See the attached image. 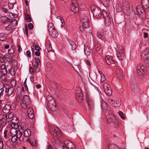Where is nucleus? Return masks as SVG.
Returning a JSON list of instances; mask_svg holds the SVG:
<instances>
[{"label":"nucleus","mask_w":149,"mask_h":149,"mask_svg":"<svg viewBox=\"0 0 149 149\" xmlns=\"http://www.w3.org/2000/svg\"><path fill=\"white\" fill-rule=\"evenodd\" d=\"M102 13L105 25L107 26H109L111 23V20L109 15L110 13H108L106 11H104Z\"/></svg>","instance_id":"20e7f679"},{"label":"nucleus","mask_w":149,"mask_h":149,"mask_svg":"<svg viewBox=\"0 0 149 149\" xmlns=\"http://www.w3.org/2000/svg\"><path fill=\"white\" fill-rule=\"evenodd\" d=\"M51 132L52 136L56 138H59L62 135L60 129L58 127L52 128L51 130Z\"/></svg>","instance_id":"6e6552de"},{"label":"nucleus","mask_w":149,"mask_h":149,"mask_svg":"<svg viewBox=\"0 0 149 149\" xmlns=\"http://www.w3.org/2000/svg\"><path fill=\"white\" fill-rule=\"evenodd\" d=\"M13 27L11 24H9L7 26L5 27L6 29L7 30H10Z\"/></svg>","instance_id":"3c124183"},{"label":"nucleus","mask_w":149,"mask_h":149,"mask_svg":"<svg viewBox=\"0 0 149 149\" xmlns=\"http://www.w3.org/2000/svg\"><path fill=\"white\" fill-rule=\"evenodd\" d=\"M47 149H53L52 146L49 144L47 147Z\"/></svg>","instance_id":"774afa93"},{"label":"nucleus","mask_w":149,"mask_h":149,"mask_svg":"<svg viewBox=\"0 0 149 149\" xmlns=\"http://www.w3.org/2000/svg\"><path fill=\"white\" fill-rule=\"evenodd\" d=\"M69 43V44L71 47V49L72 50H75L76 48V45L75 43L71 40H68Z\"/></svg>","instance_id":"393cba45"},{"label":"nucleus","mask_w":149,"mask_h":149,"mask_svg":"<svg viewBox=\"0 0 149 149\" xmlns=\"http://www.w3.org/2000/svg\"><path fill=\"white\" fill-rule=\"evenodd\" d=\"M4 146L3 142L1 140H0V149L3 148Z\"/></svg>","instance_id":"bf43d9fd"},{"label":"nucleus","mask_w":149,"mask_h":149,"mask_svg":"<svg viewBox=\"0 0 149 149\" xmlns=\"http://www.w3.org/2000/svg\"><path fill=\"white\" fill-rule=\"evenodd\" d=\"M31 101L29 96L27 95H24L21 101L22 107L25 109L27 108L28 105L30 103Z\"/></svg>","instance_id":"7ed1b4c3"},{"label":"nucleus","mask_w":149,"mask_h":149,"mask_svg":"<svg viewBox=\"0 0 149 149\" xmlns=\"http://www.w3.org/2000/svg\"><path fill=\"white\" fill-rule=\"evenodd\" d=\"M22 95L20 92H18L17 93L16 97V101L17 102H19L20 99L22 97Z\"/></svg>","instance_id":"473e14b6"},{"label":"nucleus","mask_w":149,"mask_h":149,"mask_svg":"<svg viewBox=\"0 0 149 149\" xmlns=\"http://www.w3.org/2000/svg\"><path fill=\"white\" fill-rule=\"evenodd\" d=\"M101 107L102 109H103L104 110H107L108 111H109L110 110L108 105L105 102H104L102 103Z\"/></svg>","instance_id":"bb28decb"},{"label":"nucleus","mask_w":149,"mask_h":149,"mask_svg":"<svg viewBox=\"0 0 149 149\" xmlns=\"http://www.w3.org/2000/svg\"><path fill=\"white\" fill-rule=\"evenodd\" d=\"M95 49L96 51H99L101 49V47L97 45V46H95Z\"/></svg>","instance_id":"e2e57ef3"},{"label":"nucleus","mask_w":149,"mask_h":149,"mask_svg":"<svg viewBox=\"0 0 149 149\" xmlns=\"http://www.w3.org/2000/svg\"><path fill=\"white\" fill-rule=\"evenodd\" d=\"M49 34L53 37L56 38L58 35V33L55 30L49 33Z\"/></svg>","instance_id":"c756f323"},{"label":"nucleus","mask_w":149,"mask_h":149,"mask_svg":"<svg viewBox=\"0 0 149 149\" xmlns=\"http://www.w3.org/2000/svg\"><path fill=\"white\" fill-rule=\"evenodd\" d=\"M6 88L4 86H3V87H2L1 89H0V96L2 95L3 94V92L5 90V91L6 90Z\"/></svg>","instance_id":"37998d69"},{"label":"nucleus","mask_w":149,"mask_h":149,"mask_svg":"<svg viewBox=\"0 0 149 149\" xmlns=\"http://www.w3.org/2000/svg\"><path fill=\"white\" fill-rule=\"evenodd\" d=\"M91 10L93 14V16L97 18H100L102 15L101 10L97 7L93 5L90 7Z\"/></svg>","instance_id":"f257e3e1"},{"label":"nucleus","mask_w":149,"mask_h":149,"mask_svg":"<svg viewBox=\"0 0 149 149\" xmlns=\"http://www.w3.org/2000/svg\"><path fill=\"white\" fill-rule=\"evenodd\" d=\"M144 67L141 64H139L136 67V72L138 75H141L144 72Z\"/></svg>","instance_id":"4468645a"},{"label":"nucleus","mask_w":149,"mask_h":149,"mask_svg":"<svg viewBox=\"0 0 149 149\" xmlns=\"http://www.w3.org/2000/svg\"><path fill=\"white\" fill-rule=\"evenodd\" d=\"M28 26L29 29H31L33 28V25L32 23H29L28 24Z\"/></svg>","instance_id":"13d9d810"},{"label":"nucleus","mask_w":149,"mask_h":149,"mask_svg":"<svg viewBox=\"0 0 149 149\" xmlns=\"http://www.w3.org/2000/svg\"><path fill=\"white\" fill-rule=\"evenodd\" d=\"M101 79H100V82L101 83H103L105 80L106 79L104 76H102L101 74Z\"/></svg>","instance_id":"5fc2aeb1"},{"label":"nucleus","mask_w":149,"mask_h":149,"mask_svg":"<svg viewBox=\"0 0 149 149\" xmlns=\"http://www.w3.org/2000/svg\"><path fill=\"white\" fill-rule=\"evenodd\" d=\"M25 18L26 20L29 22H31V17L29 14H27L25 16Z\"/></svg>","instance_id":"c03bdc74"},{"label":"nucleus","mask_w":149,"mask_h":149,"mask_svg":"<svg viewBox=\"0 0 149 149\" xmlns=\"http://www.w3.org/2000/svg\"><path fill=\"white\" fill-rule=\"evenodd\" d=\"M8 137H12V138L11 139V141L13 143H15L16 142L17 143L20 144L21 143V141L19 139L17 138V137H16L15 136H14V135H10H10L8 136Z\"/></svg>","instance_id":"aec40b11"},{"label":"nucleus","mask_w":149,"mask_h":149,"mask_svg":"<svg viewBox=\"0 0 149 149\" xmlns=\"http://www.w3.org/2000/svg\"><path fill=\"white\" fill-rule=\"evenodd\" d=\"M11 22L10 24H11L12 26H16L17 25V20L15 19H13V20H11V19L10 22Z\"/></svg>","instance_id":"e433bc0d"},{"label":"nucleus","mask_w":149,"mask_h":149,"mask_svg":"<svg viewBox=\"0 0 149 149\" xmlns=\"http://www.w3.org/2000/svg\"><path fill=\"white\" fill-rule=\"evenodd\" d=\"M140 8L139 6H137L136 8V10L137 13V14L141 16V14L140 13Z\"/></svg>","instance_id":"8fccbe9b"},{"label":"nucleus","mask_w":149,"mask_h":149,"mask_svg":"<svg viewBox=\"0 0 149 149\" xmlns=\"http://www.w3.org/2000/svg\"><path fill=\"white\" fill-rule=\"evenodd\" d=\"M51 84L52 88L54 89H57V84L56 82H52Z\"/></svg>","instance_id":"ea45409f"},{"label":"nucleus","mask_w":149,"mask_h":149,"mask_svg":"<svg viewBox=\"0 0 149 149\" xmlns=\"http://www.w3.org/2000/svg\"><path fill=\"white\" fill-rule=\"evenodd\" d=\"M121 104V102L120 100H116V102L113 105V107H119Z\"/></svg>","instance_id":"c9c22d12"},{"label":"nucleus","mask_w":149,"mask_h":149,"mask_svg":"<svg viewBox=\"0 0 149 149\" xmlns=\"http://www.w3.org/2000/svg\"><path fill=\"white\" fill-rule=\"evenodd\" d=\"M117 56L118 58L120 60L123 61L125 57L124 51L122 47L118 48L117 51Z\"/></svg>","instance_id":"1a4fd4ad"},{"label":"nucleus","mask_w":149,"mask_h":149,"mask_svg":"<svg viewBox=\"0 0 149 149\" xmlns=\"http://www.w3.org/2000/svg\"><path fill=\"white\" fill-rule=\"evenodd\" d=\"M40 63V60L39 58L38 57H36L35 58V61L32 63L33 67V68L34 71L35 72H37L40 71L39 65Z\"/></svg>","instance_id":"0eeeda50"},{"label":"nucleus","mask_w":149,"mask_h":149,"mask_svg":"<svg viewBox=\"0 0 149 149\" xmlns=\"http://www.w3.org/2000/svg\"><path fill=\"white\" fill-rule=\"evenodd\" d=\"M47 27L49 33L55 30L53 24L52 22L49 23Z\"/></svg>","instance_id":"4be33fe9"},{"label":"nucleus","mask_w":149,"mask_h":149,"mask_svg":"<svg viewBox=\"0 0 149 149\" xmlns=\"http://www.w3.org/2000/svg\"><path fill=\"white\" fill-rule=\"evenodd\" d=\"M27 115L29 118L30 119H33L35 117V114L33 109L29 108L27 109Z\"/></svg>","instance_id":"a211bd4d"},{"label":"nucleus","mask_w":149,"mask_h":149,"mask_svg":"<svg viewBox=\"0 0 149 149\" xmlns=\"http://www.w3.org/2000/svg\"><path fill=\"white\" fill-rule=\"evenodd\" d=\"M60 20L61 21V27H63V26L65 25V23L63 22H64V21L63 19H60Z\"/></svg>","instance_id":"338daca9"},{"label":"nucleus","mask_w":149,"mask_h":149,"mask_svg":"<svg viewBox=\"0 0 149 149\" xmlns=\"http://www.w3.org/2000/svg\"><path fill=\"white\" fill-rule=\"evenodd\" d=\"M108 101L111 104V105H112L113 106V105L115 103L114 101L111 99H109Z\"/></svg>","instance_id":"4d7b16f0"},{"label":"nucleus","mask_w":149,"mask_h":149,"mask_svg":"<svg viewBox=\"0 0 149 149\" xmlns=\"http://www.w3.org/2000/svg\"><path fill=\"white\" fill-rule=\"evenodd\" d=\"M71 10L74 14L77 13L79 11L78 4L76 0H72V1Z\"/></svg>","instance_id":"9d476101"},{"label":"nucleus","mask_w":149,"mask_h":149,"mask_svg":"<svg viewBox=\"0 0 149 149\" xmlns=\"http://www.w3.org/2000/svg\"><path fill=\"white\" fill-rule=\"evenodd\" d=\"M24 135L26 137H29L31 135V133L30 130L29 129H26L24 131Z\"/></svg>","instance_id":"7c9ffc66"},{"label":"nucleus","mask_w":149,"mask_h":149,"mask_svg":"<svg viewBox=\"0 0 149 149\" xmlns=\"http://www.w3.org/2000/svg\"><path fill=\"white\" fill-rule=\"evenodd\" d=\"M10 105V109H11L12 110H14L15 109L16 107V105L15 103H12Z\"/></svg>","instance_id":"de8ad7c7"},{"label":"nucleus","mask_w":149,"mask_h":149,"mask_svg":"<svg viewBox=\"0 0 149 149\" xmlns=\"http://www.w3.org/2000/svg\"><path fill=\"white\" fill-rule=\"evenodd\" d=\"M14 52L15 49L13 47V46H11L8 50V52L9 54H13Z\"/></svg>","instance_id":"4c0bfd02"},{"label":"nucleus","mask_w":149,"mask_h":149,"mask_svg":"<svg viewBox=\"0 0 149 149\" xmlns=\"http://www.w3.org/2000/svg\"><path fill=\"white\" fill-rule=\"evenodd\" d=\"M120 118L123 120L125 119V117L124 116V115L123 112L121 111H119L118 112Z\"/></svg>","instance_id":"09e8293b"},{"label":"nucleus","mask_w":149,"mask_h":149,"mask_svg":"<svg viewBox=\"0 0 149 149\" xmlns=\"http://www.w3.org/2000/svg\"><path fill=\"white\" fill-rule=\"evenodd\" d=\"M35 48V49L37 51H39V47H38L36 45L35 46H32L31 47V49H32V53H34V51H33V49L34 48Z\"/></svg>","instance_id":"79ce46f5"},{"label":"nucleus","mask_w":149,"mask_h":149,"mask_svg":"<svg viewBox=\"0 0 149 149\" xmlns=\"http://www.w3.org/2000/svg\"><path fill=\"white\" fill-rule=\"evenodd\" d=\"M61 146L63 149H76L74 144L68 140L62 142Z\"/></svg>","instance_id":"f03ea898"},{"label":"nucleus","mask_w":149,"mask_h":149,"mask_svg":"<svg viewBox=\"0 0 149 149\" xmlns=\"http://www.w3.org/2000/svg\"><path fill=\"white\" fill-rule=\"evenodd\" d=\"M105 58L107 63L109 65H112L114 64L115 61L113 59V57L111 56L107 55Z\"/></svg>","instance_id":"dca6fc26"},{"label":"nucleus","mask_w":149,"mask_h":149,"mask_svg":"<svg viewBox=\"0 0 149 149\" xmlns=\"http://www.w3.org/2000/svg\"><path fill=\"white\" fill-rule=\"evenodd\" d=\"M8 130H6L4 132L3 137L6 139H7L8 138L9 139H10L9 138L10 137H8Z\"/></svg>","instance_id":"58836bf2"},{"label":"nucleus","mask_w":149,"mask_h":149,"mask_svg":"<svg viewBox=\"0 0 149 149\" xmlns=\"http://www.w3.org/2000/svg\"><path fill=\"white\" fill-rule=\"evenodd\" d=\"M140 13H141V15L142 14V15H143V18H145L146 17L145 15V13L144 12V10L142 8H141L140 10Z\"/></svg>","instance_id":"a18cd8bd"},{"label":"nucleus","mask_w":149,"mask_h":149,"mask_svg":"<svg viewBox=\"0 0 149 149\" xmlns=\"http://www.w3.org/2000/svg\"><path fill=\"white\" fill-rule=\"evenodd\" d=\"M29 143H31V145L32 146H34L35 147H37V143L36 141H34L32 143H31V141L29 140H28Z\"/></svg>","instance_id":"49530a36"},{"label":"nucleus","mask_w":149,"mask_h":149,"mask_svg":"<svg viewBox=\"0 0 149 149\" xmlns=\"http://www.w3.org/2000/svg\"><path fill=\"white\" fill-rule=\"evenodd\" d=\"M103 87L105 93L108 96L111 95L112 94V92L110 85L105 83L103 84Z\"/></svg>","instance_id":"f8f14e48"},{"label":"nucleus","mask_w":149,"mask_h":149,"mask_svg":"<svg viewBox=\"0 0 149 149\" xmlns=\"http://www.w3.org/2000/svg\"><path fill=\"white\" fill-rule=\"evenodd\" d=\"M0 69L1 71H0V78H2L7 75V71L6 66L3 64L1 65Z\"/></svg>","instance_id":"2eb2a0df"},{"label":"nucleus","mask_w":149,"mask_h":149,"mask_svg":"<svg viewBox=\"0 0 149 149\" xmlns=\"http://www.w3.org/2000/svg\"><path fill=\"white\" fill-rule=\"evenodd\" d=\"M5 61V58L2 57L0 56V61L3 63Z\"/></svg>","instance_id":"69168bd1"},{"label":"nucleus","mask_w":149,"mask_h":149,"mask_svg":"<svg viewBox=\"0 0 149 149\" xmlns=\"http://www.w3.org/2000/svg\"><path fill=\"white\" fill-rule=\"evenodd\" d=\"M15 128H16L15 127L14 128L11 129L8 132V136H9L10 133V135H14L17 138L20 139L22 135V133L20 131L16 130Z\"/></svg>","instance_id":"423d86ee"},{"label":"nucleus","mask_w":149,"mask_h":149,"mask_svg":"<svg viewBox=\"0 0 149 149\" xmlns=\"http://www.w3.org/2000/svg\"><path fill=\"white\" fill-rule=\"evenodd\" d=\"M141 4L143 8H146L148 11L149 10V3L148 0H142Z\"/></svg>","instance_id":"6ab92c4d"},{"label":"nucleus","mask_w":149,"mask_h":149,"mask_svg":"<svg viewBox=\"0 0 149 149\" xmlns=\"http://www.w3.org/2000/svg\"><path fill=\"white\" fill-rule=\"evenodd\" d=\"M141 56L142 58L145 60L149 59V48H147L143 51L141 53Z\"/></svg>","instance_id":"ddd939ff"},{"label":"nucleus","mask_w":149,"mask_h":149,"mask_svg":"<svg viewBox=\"0 0 149 149\" xmlns=\"http://www.w3.org/2000/svg\"><path fill=\"white\" fill-rule=\"evenodd\" d=\"M1 21L4 24H6L10 22L11 19L6 16H3L1 18Z\"/></svg>","instance_id":"5701e85b"},{"label":"nucleus","mask_w":149,"mask_h":149,"mask_svg":"<svg viewBox=\"0 0 149 149\" xmlns=\"http://www.w3.org/2000/svg\"><path fill=\"white\" fill-rule=\"evenodd\" d=\"M76 98L78 102H81L83 98L82 94L81 89L79 88H77L75 91Z\"/></svg>","instance_id":"9b49d317"},{"label":"nucleus","mask_w":149,"mask_h":149,"mask_svg":"<svg viewBox=\"0 0 149 149\" xmlns=\"http://www.w3.org/2000/svg\"><path fill=\"white\" fill-rule=\"evenodd\" d=\"M8 35L5 33H0V40L1 41H4L6 40Z\"/></svg>","instance_id":"c85d7f7f"},{"label":"nucleus","mask_w":149,"mask_h":149,"mask_svg":"<svg viewBox=\"0 0 149 149\" xmlns=\"http://www.w3.org/2000/svg\"><path fill=\"white\" fill-rule=\"evenodd\" d=\"M10 109V105L7 104L5 105L3 109V111L6 113L9 112Z\"/></svg>","instance_id":"72a5a7b5"},{"label":"nucleus","mask_w":149,"mask_h":149,"mask_svg":"<svg viewBox=\"0 0 149 149\" xmlns=\"http://www.w3.org/2000/svg\"><path fill=\"white\" fill-rule=\"evenodd\" d=\"M107 122L108 123L111 124V125L114 127L116 126L118 123L116 122V117L112 114H108L107 116Z\"/></svg>","instance_id":"39448f33"},{"label":"nucleus","mask_w":149,"mask_h":149,"mask_svg":"<svg viewBox=\"0 0 149 149\" xmlns=\"http://www.w3.org/2000/svg\"><path fill=\"white\" fill-rule=\"evenodd\" d=\"M84 51L85 54L87 56L90 55L91 53V50L88 47H84Z\"/></svg>","instance_id":"2f4dec72"},{"label":"nucleus","mask_w":149,"mask_h":149,"mask_svg":"<svg viewBox=\"0 0 149 149\" xmlns=\"http://www.w3.org/2000/svg\"><path fill=\"white\" fill-rule=\"evenodd\" d=\"M97 36L99 38L101 39L102 40H103V38L101 33L99 32H97Z\"/></svg>","instance_id":"603ef678"},{"label":"nucleus","mask_w":149,"mask_h":149,"mask_svg":"<svg viewBox=\"0 0 149 149\" xmlns=\"http://www.w3.org/2000/svg\"><path fill=\"white\" fill-rule=\"evenodd\" d=\"M145 63L147 65H146V66L149 68V59H147L145 61Z\"/></svg>","instance_id":"0e129e2a"},{"label":"nucleus","mask_w":149,"mask_h":149,"mask_svg":"<svg viewBox=\"0 0 149 149\" xmlns=\"http://www.w3.org/2000/svg\"><path fill=\"white\" fill-rule=\"evenodd\" d=\"M102 3L105 7L109 6L110 4V0H100Z\"/></svg>","instance_id":"a878e982"},{"label":"nucleus","mask_w":149,"mask_h":149,"mask_svg":"<svg viewBox=\"0 0 149 149\" xmlns=\"http://www.w3.org/2000/svg\"><path fill=\"white\" fill-rule=\"evenodd\" d=\"M14 91V88L13 87H10L8 88H6L5 90L6 93H8V94L9 95H10L13 94Z\"/></svg>","instance_id":"cd10ccee"},{"label":"nucleus","mask_w":149,"mask_h":149,"mask_svg":"<svg viewBox=\"0 0 149 149\" xmlns=\"http://www.w3.org/2000/svg\"><path fill=\"white\" fill-rule=\"evenodd\" d=\"M23 86L22 88H23L24 89V88L25 89V90H26L27 92L28 91V88L27 87V85L26 84H25L24 85H22Z\"/></svg>","instance_id":"680f3d73"},{"label":"nucleus","mask_w":149,"mask_h":149,"mask_svg":"<svg viewBox=\"0 0 149 149\" xmlns=\"http://www.w3.org/2000/svg\"><path fill=\"white\" fill-rule=\"evenodd\" d=\"M49 98H50L51 100L52 101V102H53L54 103H55V101H54V100L53 99V98L52 97H51L50 96L48 97V98L47 99L48 101V106L49 107L50 109H52L53 107H52L50 105V102L51 101L50 100H49Z\"/></svg>","instance_id":"f704fd0d"},{"label":"nucleus","mask_w":149,"mask_h":149,"mask_svg":"<svg viewBox=\"0 0 149 149\" xmlns=\"http://www.w3.org/2000/svg\"><path fill=\"white\" fill-rule=\"evenodd\" d=\"M26 55L29 57H31V52L29 51H27L26 52Z\"/></svg>","instance_id":"052dcab7"},{"label":"nucleus","mask_w":149,"mask_h":149,"mask_svg":"<svg viewBox=\"0 0 149 149\" xmlns=\"http://www.w3.org/2000/svg\"><path fill=\"white\" fill-rule=\"evenodd\" d=\"M81 23L84 24V26L86 28H89V23L88 22V18L86 16H83L81 19Z\"/></svg>","instance_id":"f3484780"},{"label":"nucleus","mask_w":149,"mask_h":149,"mask_svg":"<svg viewBox=\"0 0 149 149\" xmlns=\"http://www.w3.org/2000/svg\"><path fill=\"white\" fill-rule=\"evenodd\" d=\"M52 47L50 45H49L48 47L47 48V51L48 52L52 51Z\"/></svg>","instance_id":"6e6d98bb"},{"label":"nucleus","mask_w":149,"mask_h":149,"mask_svg":"<svg viewBox=\"0 0 149 149\" xmlns=\"http://www.w3.org/2000/svg\"><path fill=\"white\" fill-rule=\"evenodd\" d=\"M120 8L123 10H127L128 9L129 6L125 1H123L122 3V5L120 6Z\"/></svg>","instance_id":"412c9836"},{"label":"nucleus","mask_w":149,"mask_h":149,"mask_svg":"<svg viewBox=\"0 0 149 149\" xmlns=\"http://www.w3.org/2000/svg\"><path fill=\"white\" fill-rule=\"evenodd\" d=\"M6 118H2V119L0 120V131L2 130V127L5 126L6 124Z\"/></svg>","instance_id":"b1692460"},{"label":"nucleus","mask_w":149,"mask_h":149,"mask_svg":"<svg viewBox=\"0 0 149 149\" xmlns=\"http://www.w3.org/2000/svg\"><path fill=\"white\" fill-rule=\"evenodd\" d=\"M88 28H89L85 27L84 26V24H82V25H81L79 27V30L82 32L85 31L86 29H87Z\"/></svg>","instance_id":"a19ab883"},{"label":"nucleus","mask_w":149,"mask_h":149,"mask_svg":"<svg viewBox=\"0 0 149 149\" xmlns=\"http://www.w3.org/2000/svg\"><path fill=\"white\" fill-rule=\"evenodd\" d=\"M116 74L117 75V76H118V77H120L122 76L121 72L119 70H117Z\"/></svg>","instance_id":"864d4df0"}]
</instances>
